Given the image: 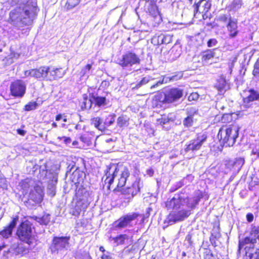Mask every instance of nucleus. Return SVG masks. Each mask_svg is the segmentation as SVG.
Listing matches in <instances>:
<instances>
[{
    "instance_id": "obj_31",
    "label": "nucleus",
    "mask_w": 259,
    "mask_h": 259,
    "mask_svg": "<svg viewBox=\"0 0 259 259\" xmlns=\"http://www.w3.org/2000/svg\"><path fill=\"white\" fill-rule=\"evenodd\" d=\"M64 74V73L61 72L60 68H53L51 69L50 68V71H49L48 73V80H52L56 79L58 78H61Z\"/></svg>"
},
{
    "instance_id": "obj_9",
    "label": "nucleus",
    "mask_w": 259,
    "mask_h": 259,
    "mask_svg": "<svg viewBox=\"0 0 259 259\" xmlns=\"http://www.w3.org/2000/svg\"><path fill=\"white\" fill-rule=\"evenodd\" d=\"M207 138V136L205 133L197 134L195 139L190 140L186 145L185 151L186 152L190 151L195 152L200 150L202 145L206 142Z\"/></svg>"
},
{
    "instance_id": "obj_42",
    "label": "nucleus",
    "mask_w": 259,
    "mask_h": 259,
    "mask_svg": "<svg viewBox=\"0 0 259 259\" xmlns=\"http://www.w3.org/2000/svg\"><path fill=\"white\" fill-rule=\"evenodd\" d=\"M233 19L234 18H232L230 14H221L219 16L218 21L227 24L230 20Z\"/></svg>"
},
{
    "instance_id": "obj_36",
    "label": "nucleus",
    "mask_w": 259,
    "mask_h": 259,
    "mask_svg": "<svg viewBox=\"0 0 259 259\" xmlns=\"http://www.w3.org/2000/svg\"><path fill=\"white\" fill-rule=\"evenodd\" d=\"M244 159L243 158H237L234 161V170L239 172L244 163Z\"/></svg>"
},
{
    "instance_id": "obj_55",
    "label": "nucleus",
    "mask_w": 259,
    "mask_h": 259,
    "mask_svg": "<svg viewBox=\"0 0 259 259\" xmlns=\"http://www.w3.org/2000/svg\"><path fill=\"white\" fill-rule=\"evenodd\" d=\"M212 236H214L215 238H218L220 237V234L219 232V227H214L212 231Z\"/></svg>"
},
{
    "instance_id": "obj_53",
    "label": "nucleus",
    "mask_w": 259,
    "mask_h": 259,
    "mask_svg": "<svg viewBox=\"0 0 259 259\" xmlns=\"http://www.w3.org/2000/svg\"><path fill=\"white\" fill-rule=\"evenodd\" d=\"M183 74H182V73L180 72L170 76L169 77V80L172 81H176L181 78Z\"/></svg>"
},
{
    "instance_id": "obj_38",
    "label": "nucleus",
    "mask_w": 259,
    "mask_h": 259,
    "mask_svg": "<svg viewBox=\"0 0 259 259\" xmlns=\"http://www.w3.org/2000/svg\"><path fill=\"white\" fill-rule=\"evenodd\" d=\"M127 239L128 236L126 234H121L116 237L113 238V240L117 245L123 244L125 240Z\"/></svg>"
},
{
    "instance_id": "obj_21",
    "label": "nucleus",
    "mask_w": 259,
    "mask_h": 259,
    "mask_svg": "<svg viewBox=\"0 0 259 259\" xmlns=\"http://www.w3.org/2000/svg\"><path fill=\"white\" fill-rule=\"evenodd\" d=\"M226 27L230 38H234L238 34L237 20L236 19L230 20L226 24Z\"/></svg>"
},
{
    "instance_id": "obj_47",
    "label": "nucleus",
    "mask_w": 259,
    "mask_h": 259,
    "mask_svg": "<svg viewBox=\"0 0 259 259\" xmlns=\"http://www.w3.org/2000/svg\"><path fill=\"white\" fill-rule=\"evenodd\" d=\"M250 251L247 253L249 259H259V248H256L253 252H249Z\"/></svg>"
},
{
    "instance_id": "obj_32",
    "label": "nucleus",
    "mask_w": 259,
    "mask_h": 259,
    "mask_svg": "<svg viewBox=\"0 0 259 259\" xmlns=\"http://www.w3.org/2000/svg\"><path fill=\"white\" fill-rule=\"evenodd\" d=\"M216 87L218 91L222 94L224 93L229 88V85L226 80L224 78H221L218 81Z\"/></svg>"
},
{
    "instance_id": "obj_56",
    "label": "nucleus",
    "mask_w": 259,
    "mask_h": 259,
    "mask_svg": "<svg viewBox=\"0 0 259 259\" xmlns=\"http://www.w3.org/2000/svg\"><path fill=\"white\" fill-rule=\"evenodd\" d=\"M199 95L197 93H193L188 97L189 101H196L199 98Z\"/></svg>"
},
{
    "instance_id": "obj_16",
    "label": "nucleus",
    "mask_w": 259,
    "mask_h": 259,
    "mask_svg": "<svg viewBox=\"0 0 259 259\" xmlns=\"http://www.w3.org/2000/svg\"><path fill=\"white\" fill-rule=\"evenodd\" d=\"M33 174L39 181L49 179V174L50 173H55V172H48L46 164L39 165H35L32 168Z\"/></svg>"
},
{
    "instance_id": "obj_57",
    "label": "nucleus",
    "mask_w": 259,
    "mask_h": 259,
    "mask_svg": "<svg viewBox=\"0 0 259 259\" xmlns=\"http://www.w3.org/2000/svg\"><path fill=\"white\" fill-rule=\"evenodd\" d=\"M102 259H114L112 257V254L109 252L103 253L101 256Z\"/></svg>"
},
{
    "instance_id": "obj_39",
    "label": "nucleus",
    "mask_w": 259,
    "mask_h": 259,
    "mask_svg": "<svg viewBox=\"0 0 259 259\" xmlns=\"http://www.w3.org/2000/svg\"><path fill=\"white\" fill-rule=\"evenodd\" d=\"M38 106V104L35 101H31L27 104L24 108L26 111H30L36 109Z\"/></svg>"
},
{
    "instance_id": "obj_2",
    "label": "nucleus",
    "mask_w": 259,
    "mask_h": 259,
    "mask_svg": "<svg viewBox=\"0 0 259 259\" xmlns=\"http://www.w3.org/2000/svg\"><path fill=\"white\" fill-rule=\"evenodd\" d=\"M202 197V193L200 190L195 191L192 197H188L182 193L177 194L171 199H168L165 202V206L168 210L178 209L185 206L187 209L191 210L196 207Z\"/></svg>"
},
{
    "instance_id": "obj_20",
    "label": "nucleus",
    "mask_w": 259,
    "mask_h": 259,
    "mask_svg": "<svg viewBox=\"0 0 259 259\" xmlns=\"http://www.w3.org/2000/svg\"><path fill=\"white\" fill-rule=\"evenodd\" d=\"M73 170V181H74L75 183H79L82 180L81 177L83 175V173L82 171H80L78 170V167H76L75 166V163L73 162H72L68 165L67 167L66 174H68V172H71V171Z\"/></svg>"
},
{
    "instance_id": "obj_45",
    "label": "nucleus",
    "mask_w": 259,
    "mask_h": 259,
    "mask_svg": "<svg viewBox=\"0 0 259 259\" xmlns=\"http://www.w3.org/2000/svg\"><path fill=\"white\" fill-rule=\"evenodd\" d=\"M242 0H234L231 5V9L234 11L238 10L242 6Z\"/></svg>"
},
{
    "instance_id": "obj_64",
    "label": "nucleus",
    "mask_w": 259,
    "mask_h": 259,
    "mask_svg": "<svg viewBox=\"0 0 259 259\" xmlns=\"http://www.w3.org/2000/svg\"><path fill=\"white\" fill-rule=\"evenodd\" d=\"M154 173V170L152 168H150L146 170V174L149 176L150 177L153 176Z\"/></svg>"
},
{
    "instance_id": "obj_27",
    "label": "nucleus",
    "mask_w": 259,
    "mask_h": 259,
    "mask_svg": "<svg viewBox=\"0 0 259 259\" xmlns=\"http://www.w3.org/2000/svg\"><path fill=\"white\" fill-rule=\"evenodd\" d=\"M142 187L143 184L142 182H141V180L140 179H137L131 187L127 188V193L129 194H131L132 197H133L140 192V189Z\"/></svg>"
},
{
    "instance_id": "obj_4",
    "label": "nucleus",
    "mask_w": 259,
    "mask_h": 259,
    "mask_svg": "<svg viewBox=\"0 0 259 259\" xmlns=\"http://www.w3.org/2000/svg\"><path fill=\"white\" fill-rule=\"evenodd\" d=\"M257 240H259V226L252 224L251 225L249 235L239 240L238 251L240 252L242 249H244L247 255V253L254 249Z\"/></svg>"
},
{
    "instance_id": "obj_54",
    "label": "nucleus",
    "mask_w": 259,
    "mask_h": 259,
    "mask_svg": "<svg viewBox=\"0 0 259 259\" xmlns=\"http://www.w3.org/2000/svg\"><path fill=\"white\" fill-rule=\"evenodd\" d=\"M58 139L60 140H62L63 142L67 145H69L71 142L70 138L67 137H58Z\"/></svg>"
},
{
    "instance_id": "obj_7",
    "label": "nucleus",
    "mask_w": 259,
    "mask_h": 259,
    "mask_svg": "<svg viewBox=\"0 0 259 259\" xmlns=\"http://www.w3.org/2000/svg\"><path fill=\"white\" fill-rule=\"evenodd\" d=\"M69 239L70 237L68 236L54 237L50 246L51 253L62 254L67 250L69 245Z\"/></svg>"
},
{
    "instance_id": "obj_15",
    "label": "nucleus",
    "mask_w": 259,
    "mask_h": 259,
    "mask_svg": "<svg viewBox=\"0 0 259 259\" xmlns=\"http://www.w3.org/2000/svg\"><path fill=\"white\" fill-rule=\"evenodd\" d=\"M78 201L77 202V206L79 207V209H85L90 203L89 193L85 189L79 190L77 193Z\"/></svg>"
},
{
    "instance_id": "obj_40",
    "label": "nucleus",
    "mask_w": 259,
    "mask_h": 259,
    "mask_svg": "<svg viewBox=\"0 0 259 259\" xmlns=\"http://www.w3.org/2000/svg\"><path fill=\"white\" fill-rule=\"evenodd\" d=\"M92 68V65L87 64L80 71V75L82 77H88L91 74V69Z\"/></svg>"
},
{
    "instance_id": "obj_23",
    "label": "nucleus",
    "mask_w": 259,
    "mask_h": 259,
    "mask_svg": "<svg viewBox=\"0 0 259 259\" xmlns=\"http://www.w3.org/2000/svg\"><path fill=\"white\" fill-rule=\"evenodd\" d=\"M18 220V217L13 218L9 226L0 232V234L4 238H8L11 235L13 229L15 227Z\"/></svg>"
},
{
    "instance_id": "obj_43",
    "label": "nucleus",
    "mask_w": 259,
    "mask_h": 259,
    "mask_svg": "<svg viewBox=\"0 0 259 259\" xmlns=\"http://www.w3.org/2000/svg\"><path fill=\"white\" fill-rule=\"evenodd\" d=\"M50 215L49 214H46L43 215L41 218H38L37 222L41 225H47L49 224L50 221Z\"/></svg>"
},
{
    "instance_id": "obj_44",
    "label": "nucleus",
    "mask_w": 259,
    "mask_h": 259,
    "mask_svg": "<svg viewBox=\"0 0 259 259\" xmlns=\"http://www.w3.org/2000/svg\"><path fill=\"white\" fill-rule=\"evenodd\" d=\"M80 3V0H67L66 7L67 9H71Z\"/></svg>"
},
{
    "instance_id": "obj_52",
    "label": "nucleus",
    "mask_w": 259,
    "mask_h": 259,
    "mask_svg": "<svg viewBox=\"0 0 259 259\" xmlns=\"http://www.w3.org/2000/svg\"><path fill=\"white\" fill-rule=\"evenodd\" d=\"M6 179L4 176L0 173V187L4 188L7 187Z\"/></svg>"
},
{
    "instance_id": "obj_30",
    "label": "nucleus",
    "mask_w": 259,
    "mask_h": 259,
    "mask_svg": "<svg viewBox=\"0 0 259 259\" xmlns=\"http://www.w3.org/2000/svg\"><path fill=\"white\" fill-rule=\"evenodd\" d=\"M249 95L244 98L245 103H249L256 100H259V91L254 89H250L248 91Z\"/></svg>"
},
{
    "instance_id": "obj_25",
    "label": "nucleus",
    "mask_w": 259,
    "mask_h": 259,
    "mask_svg": "<svg viewBox=\"0 0 259 259\" xmlns=\"http://www.w3.org/2000/svg\"><path fill=\"white\" fill-rule=\"evenodd\" d=\"M106 130L110 125H112L115 121L116 115L115 114L108 113L104 112L101 114Z\"/></svg>"
},
{
    "instance_id": "obj_24",
    "label": "nucleus",
    "mask_w": 259,
    "mask_h": 259,
    "mask_svg": "<svg viewBox=\"0 0 259 259\" xmlns=\"http://www.w3.org/2000/svg\"><path fill=\"white\" fill-rule=\"evenodd\" d=\"M220 50L218 49H209L204 52L202 55V61L204 63H208L209 61L214 57H217L216 56V52H220Z\"/></svg>"
},
{
    "instance_id": "obj_14",
    "label": "nucleus",
    "mask_w": 259,
    "mask_h": 259,
    "mask_svg": "<svg viewBox=\"0 0 259 259\" xmlns=\"http://www.w3.org/2000/svg\"><path fill=\"white\" fill-rule=\"evenodd\" d=\"M140 63V59L136 54L127 52L122 56L119 64L123 67H129L135 64H139Z\"/></svg>"
},
{
    "instance_id": "obj_19",
    "label": "nucleus",
    "mask_w": 259,
    "mask_h": 259,
    "mask_svg": "<svg viewBox=\"0 0 259 259\" xmlns=\"http://www.w3.org/2000/svg\"><path fill=\"white\" fill-rule=\"evenodd\" d=\"M211 6V3L206 0H202L197 4L194 10V16L197 17V13H208Z\"/></svg>"
},
{
    "instance_id": "obj_61",
    "label": "nucleus",
    "mask_w": 259,
    "mask_h": 259,
    "mask_svg": "<svg viewBox=\"0 0 259 259\" xmlns=\"http://www.w3.org/2000/svg\"><path fill=\"white\" fill-rule=\"evenodd\" d=\"M246 217L247 221L249 223L252 222L253 220L254 216L252 213L249 212L247 213Z\"/></svg>"
},
{
    "instance_id": "obj_5",
    "label": "nucleus",
    "mask_w": 259,
    "mask_h": 259,
    "mask_svg": "<svg viewBox=\"0 0 259 259\" xmlns=\"http://www.w3.org/2000/svg\"><path fill=\"white\" fill-rule=\"evenodd\" d=\"M239 128L238 126L233 125L226 128H221L218 133V138H220V142L224 146H232L235 143L236 139L238 138Z\"/></svg>"
},
{
    "instance_id": "obj_58",
    "label": "nucleus",
    "mask_w": 259,
    "mask_h": 259,
    "mask_svg": "<svg viewBox=\"0 0 259 259\" xmlns=\"http://www.w3.org/2000/svg\"><path fill=\"white\" fill-rule=\"evenodd\" d=\"M163 82H164V78H163L162 79L158 80V81L156 82V83H155L153 85H151L150 87V89L151 90L154 89L156 88L157 87H158L159 85L163 84Z\"/></svg>"
},
{
    "instance_id": "obj_18",
    "label": "nucleus",
    "mask_w": 259,
    "mask_h": 259,
    "mask_svg": "<svg viewBox=\"0 0 259 259\" xmlns=\"http://www.w3.org/2000/svg\"><path fill=\"white\" fill-rule=\"evenodd\" d=\"M49 180L47 186V194L51 197L56 194V187L58 182V175L56 173H50L49 174Z\"/></svg>"
},
{
    "instance_id": "obj_6",
    "label": "nucleus",
    "mask_w": 259,
    "mask_h": 259,
    "mask_svg": "<svg viewBox=\"0 0 259 259\" xmlns=\"http://www.w3.org/2000/svg\"><path fill=\"white\" fill-rule=\"evenodd\" d=\"M17 235L20 240L28 245H36V241L32 235L31 225L28 221L22 222L19 225L17 231Z\"/></svg>"
},
{
    "instance_id": "obj_22",
    "label": "nucleus",
    "mask_w": 259,
    "mask_h": 259,
    "mask_svg": "<svg viewBox=\"0 0 259 259\" xmlns=\"http://www.w3.org/2000/svg\"><path fill=\"white\" fill-rule=\"evenodd\" d=\"M35 246L28 245L26 243V244H18L17 246L14 248L13 254L16 255H24L27 254L29 252V250L33 249Z\"/></svg>"
},
{
    "instance_id": "obj_26",
    "label": "nucleus",
    "mask_w": 259,
    "mask_h": 259,
    "mask_svg": "<svg viewBox=\"0 0 259 259\" xmlns=\"http://www.w3.org/2000/svg\"><path fill=\"white\" fill-rule=\"evenodd\" d=\"M91 124L93 125L95 127L102 132L106 130L105 126L102 117H94L91 119Z\"/></svg>"
},
{
    "instance_id": "obj_29",
    "label": "nucleus",
    "mask_w": 259,
    "mask_h": 259,
    "mask_svg": "<svg viewBox=\"0 0 259 259\" xmlns=\"http://www.w3.org/2000/svg\"><path fill=\"white\" fill-rule=\"evenodd\" d=\"M155 77L147 75L143 77L140 80H138L135 83H132L133 89L137 90L143 85L148 83L149 81L155 79Z\"/></svg>"
},
{
    "instance_id": "obj_51",
    "label": "nucleus",
    "mask_w": 259,
    "mask_h": 259,
    "mask_svg": "<svg viewBox=\"0 0 259 259\" xmlns=\"http://www.w3.org/2000/svg\"><path fill=\"white\" fill-rule=\"evenodd\" d=\"M218 43V41L215 38H211L207 41V45L208 47L211 48L216 46Z\"/></svg>"
},
{
    "instance_id": "obj_12",
    "label": "nucleus",
    "mask_w": 259,
    "mask_h": 259,
    "mask_svg": "<svg viewBox=\"0 0 259 259\" xmlns=\"http://www.w3.org/2000/svg\"><path fill=\"white\" fill-rule=\"evenodd\" d=\"M26 85L21 80H17L11 83L10 85L11 95L15 98H22L25 94Z\"/></svg>"
},
{
    "instance_id": "obj_35",
    "label": "nucleus",
    "mask_w": 259,
    "mask_h": 259,
    "mask_svg": "<svg viewBox=\"0 0 259 259\" xmlns=\"http://www.w3.org/2000/svg\"><path fill=\"white\" fill-rule=\"evenodd\" d=\"M92 99L95 102V105L98 106H105L107 105L106 99L105 97H100L92 94Z\"/></svg>"
},
{
    "instance_id": "obj_62",
    "label": "nucleus",
    "mask_w": 259,
    "mask_h": 259,
    "mask_svg": "<svg viewBox=\"0 0 259 259\" xmlns=\"http://www.w3.org/2000/svg\"><path fill=\"white\" fill-rule=\"evenodd\" d=\"M215 107L218 110L221 109L223 110L225 107L222 105L221 102H217L216 103Z\"/></svg>"
},
{
    "instance_id": "obj_60",
    "label": "nucleus",
    "mask_w": 259,
    "mask_h": 259,
    "mask_svg": "<svg viewBox=\"0 0 259 259\" xmlns=\"http://www.w3.org/2000/svg\"><path fill=\"white\" fill-rule=\"evenodd\" d=\"M234 160H229L227 161L226 165L227 167L229 168L230 169L234 170Z\"/></svg>"
},
{
    "instance_id": "obj_10",
    "label": "nucleus",
    "mask_w": 259,
    "mask_h": 259,
    "mask_svg": "<svg viewBox=\"0 0 259 259\" xmlns=\"http://www.w3.org/2000/svg\"><path fill=\"white\" fill-rule=\"evenodd\" d=\"M139 215L137 212L128 213L116 221L114 226L116 229H122L127 227H132L133 221L135 220Z\"/></svg>"
},
{
    "instance_id": "obj_37",
    "label": "nucleus",
    "mask_w": 259,
    "mask_h": 259,
    "mask_svg": "<svg viewBox=\"0 0 259 259\" xmlns=\"http://www.w3.org/2000/svg\"><path fill=\"white\" fill-rule=\"evenodd\" d=\"M117 126L120 127L127 126L128 125V119L125 116H121L117 120Z\"/></svg>"
},
{
    "instance_id": "obj_1",
    "label": "nucleus",
    "mask_w": 259,
    "mask_h": 259,
    "mask_svg": "<svg viewBox=\"0 0 259 259\" xmlns=\"http://www.w3.org/2000/svg\"><path fill=\"white\" fill-rule=\"evenodd\" d=\"M12 5L17 7L10 12L9 23L17 28L31 25L39 11L36 3L30 0H12Z\"/></svg>"
},
{
    "instance_id": "obj_33",
    "label": "nucleus",
    "mask_w": 259,
    "mask_h": 259,
    "mask_svg": "<svg viewBox=\"0 0 259 259\" xmlns=\"http://www.w3.org/2000/svg\"><path fill=\"white\" fill-rule=\"evenodd\" d=\"M171 114H169L168 115H162L161 118L157 119V122L160 125H162L163 128L168 130L169 126L165 127L164 125L168 124L170 121H174V119L171 117Z\"/></svg>"
},
{
    "instance_id": "obj_59",
    "label": "nucleus",
    "mask_w": 259,
    "mask_h": 259,
    "mask_svg": "<svg viewBox=\"0 0 259 259\" xmlns=\"http://www.w3.org/2000/svg\"><path fill=\"white\" fill-rule=\"evenodd\" d=\"M197 17H199V19L202 18L203 19L205 20L208 17L209 15L208 13H197Z\"/></svg>"
},
{
    "instance_id": "obj_46",
    "label": "nucleus",
    "mask_w": 259,
    "mask_h": 259,
    "mask_svg": "<svg viewBox=\"0 0 259 259\" xmlns=\"http://www.w3.org/2000/svg\"><path fill=\"white\" fill-rule=\"evenodd\" d=\"M193 117L187 116L183 120V124L185 127H189L193 125Z\"/></svg>"
},
{
    "instance_id": "obj_13",
    "label": "nucleus",
    "mask_w": 259,
    "mask_h": 259,
    "mask_svg": "<svg viewBox=\"0 0 259 259\" xmlns=\"http://www.w3.org/2000/svg\"><path fill=\"white\" fill-rule=\"evenodd\" d=\"M50 71V67L48 66H41L38 69L26 70L24 72L25 76H31L39 79L48 80V73Z\"/></svg>"
},
{
    "instance_id": "obj_28",
    "label": "nucleus",
    "mask_w": 259,
    "mask_h": 259,
    "mask_svg": "<svg viewBox=\"0 0 259 259\" xmlns=\"http://www.w3.org/2000/svg\"><path fill=\"white\" fill-rule=\"evenodd\" d=\"M130 175V173L128 169L127 168L124 167L120 174V178L118 179L117 187L121 188L124 186Z\"/></svg>"
},
{
    "instance_id": "obj_48",
    "label": "nucleus",
    "mask_w": 259,
    "mask_h": 259,
    "mask_svg": "<svg viewBox=\"0 0 259 259\" xmlns=\"http://www.w3.org/2000/svg\"><path fill=\"white\" fill-rule=\"evenodd\" d=\"M253 73L256 77L259 78V58L257 60L256 63H255Z\"/></svg>"
},
{
    "instance_id": "obj_34",
    "label": "nucleus",
    "mask_w": 259,
    "mask_h": 259,
    "mask_svg": "<svg viewBox=\"0 0 259 259\" xmlns=\"http://www.w3.org/2000/svg\"><path fill=\"white\" fill-rule=\"evenodd\" d=\"M94 101L92 99V95L90 98L87 95H84L83 101L81 105V108L82 110L90 109Z\"/></svg>"
},
{
    "instance_id": "obj_17",
    "label": "nucleus",
    "mask_w": 259,
    "mask_h": 259,
    "mask_svg": "<svg viewBox=\"0 0 259 259\" xmlns=\"http://www.w3.org/2000/svg\"><path fill=\"white\" fill-rule=\"evenodd\" d=\"M117 172V168L116 165L113 164L107 167V170L105 171V175L103 177L102 179L106 177L104 182L105 184H108L107 187L108 189L110 188L111 185L113 183Z\"/></svg>"
},
{
    "instance_id": "obj_50",
    "label": "nucleus",
    "mask_w": 259,
    "mask_h": 259,
    "mask_svg": "<svg viewBox=\"0 0 259 259\" xmlns=\"http://www.w3.org/2000/svg\"><path fill=\"white\" fill-rule=\"evenodd\" d=\"M187 116L193 117L194 115L197 113V110L194 107H189L187 109Z\"/></svg>"
},
{
    "instance_id": "obj_11",
    "label": "nucleus",
    "mask_w": 259,
    "mask_h": 259,
    "mask_svg": "<svg viewBox=\"0 0 259 259\" xmlns=\"http://www.w3.org/2000/svg\"><path fill=\"white\" fill-rule=\"evenodd\" d=\"M184 95V90L179 88H172L164 93V101L166 103H172L179 101Z\"/></svg>"
},
{
    "instance_id": "obj_63",
    "label": "nucleus",
    "mask_w": 259,
    "mask_h": 259,
    "mask_svg": "<svg viewBox=\"0 0 259 259\" xmlns=\"http://www.w3.org/2000/svg\"><path fill=\"white\" fill-rule=\"evenodd\" d=\"M252 154L256 155L257 157L259 158V148H255L252 150Z\"/></svg>"
},
{
    "instance_id": "obj_3",
    "label": "nucleus",
    "mask_w": 259,
    "mask_h": 259,
    "mask_svg": "<svg viewBox=\"0 0 259 259\" xmlns=\"http://www.w3.org/2000/svg\"><path fill=\"white\" fill-rule=\"evenodd\" d=\"M31 182V181L26 180L22 184V188L26 193L27 192V189H30L28 200L26 202V205L30 208H32L35 206L36 204L40 203L42 201L44 196L42 187L38 185H35L30 188V184Z\"/></svg>"
},
{
    "instance_id": "obj_8",
    "label": "nucleus",
    "mask_w": 259,
    "mask_h": 259,
    "mask_svg": "<svg viewBox=\"0 0 259 259\" xmlns=\"http://www.w3.org/2000/svg\"><path fill=\"white\" fill-rule=\"evenodd\" d=\"M181 207L178 209H173L174 211L170 212L165 221V223L171 225L177 222L184 221L191 213L189 209H185Z\"/></svg>"
},
{
    "instance_id": "obj_49",
    "label": "nucleus",
    "mask_w": 259,
    "mask_h": 259,
    "mask_svg": "<svg viewBox=\"0 0 259 259\" xmlns=\"http://www.w3.org/2000/svg\"><path fill=\"white\" fill-rule=\"evenodd\" d=\"M162 40L163 44H168L172 40V36L168 34H162Z\"/></svg>"
},
{
    "instance_id": "obj_41",
    "label": "nucleus",
    "mask_w": 259,
    "mask_h": 259,
    "mask_svg": "<svg viewBox=\"0 0 259 259\" xmlns=\"http://www.w3.org/2000/svg\"><path fill=\"white\" fill-rule=\"evenodd\" d=\"M151 42L155 46H158L163 44L162 40V34L159 35H155L151 39Z\"/></svg>"
}]
</instances>
